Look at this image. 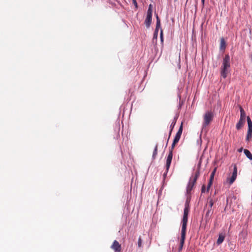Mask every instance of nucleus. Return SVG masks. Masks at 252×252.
I'll return each instance as SVG.
<instances>
[{"instance_id":"nucleus-1","label":"nucleus","mask_w":252,"mask_h":252,"mask_svg":"<svg viewBox=\"0 0 252 252\" xmlns=\"http://www.w3.org/2000/svg\"><path fill=\"white\" fill-rule=\"evenodd\" d=\"M230 67V57L228 54H226L223 59L222 63L220 67V75L223 78L227 77Z\"/></svg>"},{"instance_id":"nucleus-2","label":"nucleus","mask_w":252,"mask_h":252,"mask_svg":"<svg viewBox=\"0 0 252 252\" xmlns=\"http://www.w3.org/2000/svg\"><path fill=\"white\" fill-rule=\"evenodd\" d=\"M189 211V206L188 201H187L185 205L183 217L182 220V228H187Z\"/></svg>"},{"instance_id":"nucleus-3","label":"nucleus","mask_w":252,"mask_h":252,"mask_svg":"<svg viewBox=\"0 0 252 252\" xmlns=\"http://www.w3.org/2000/svg\"><path fill=\"white\" fill-rule=\"evenodd\" d=\"M214 117L213 113L211 111H208L205 112L204 116H203V127H206L208 126L209 124L213 120Z\"/></svg>"},{"instance_id":"nucleus-4","label":"nucleus","mask_w":252,"mask_h":252,"mask_svg":"<svg viewBox=\"0 0 252 252\" xmlns=\"http://www.w3.org/2000/svg\"><path fill=\"white\" fill-rule=\"evenodd\" d=\"M152 4H150L147 11V16L145 20L144 23L147 28H149L150 27L152 20Z\"/></svg>"},{"instance_id":"nucleus-5","label":"nucleus","mask_w":252,"mask_h":252,"mask_svg":"<svg viewBox=\"0 0 252 252\" xmlns=\"http://www.w3.org/2000/svg\"><path fill=\"white\" fill-rule=\"evenodd\" d=\"M172 158H173V154H171V152H169V154H168V155L167 156L166 161V165H165L166 172L164 173V176H166V175L167 173L168 172V170L170 168L171 161L172 159Z\"/></svg>"},{"instance_id":"nucleus-6","label":"nucleus","mask_w":252,"mask_h":252,"mask_svg":"<svg viewBox=\"0 0 252 252\" xmlns=\"http://www.w3.org/2000/svg\"><path fill=\"white\" fill-rule=\"evenodd\" d=\"M237 176V168L236 164L234 165L233 171L232 175L230 178L228 179V181L230 185H231L236 180Z\"/></svg>"},{"instance_id":"nucleus-7","label":"nucleus","mask_w":252,"mask_h":252,"mask_svg":"<svg viewBox=\"0 0 252 252\" xmlns=\"http://www.w3.org/2000/svg\"><path fill=\"white\" fill-rule=\"evenodd\" d=\"M183 131V123H181V125L178 129V132H177L174 139L173 140V141L174 143H178L181 138L182 133Z\"/></svg>"},{"instance_id":"nucleus-8","label":"nucleus","mask_w":252,"mask_h":252,"mask_svg":"<svg viewBox=\"0 0 252 252\" xmlns=\"http://www.w3.org/2000/svg\"><path fill=\"white\" fill-rule=\"evenodd\" d=\"M111 248L116 252H121V245L117 240H115L113 242Z\"/></svg>"},{"instance_id":"nucleus-9","label":"nucleus","mask_w":252,"mask_h":252,"mask_svg":"<svg viewBox=\"0 0 252 252\" xmlns=\"http://www.w3.org/2000/svg\"><path fill=\"white\" fill-rule=\"evenodd\" d=\"M186 229L187 228H182L181 230V237L180 240V245L183 246L185 243V240L186 239Z\"/></svg>"},{"instance_id":"nucleus-10","label":"nucleus","mask_w":252,"mask_h":252,"mask_svg":"<svg viewBox=\"0 0 252 252\" xmlns=\"http://www.w3.org/2000/svg\"><path fill=\"white\" fill-rule=\"evenodd\" d=\"M196 182H193V179L191 178L190 180L188 183L187 188V192L188 193H189L190 191L192 189L193 186Z\"/></svg>"},{"instance_id":"nucleus-11","label":"nucleus","mask_w":252,"mask_h":252,"mask_svg":"<svg viewBox=\"0 0 252 252\" xmlns=\"http://www.w3.org/2000/svg\"><path fill=\"white\" fill-rule=\"evenodd\" d=\"M245 124V120L243 119H239L238 122L236 124V128L237 130H240L242 128Z\"/></svg>"},{"instance_id":"nucleus-12","label":"nucleus","mask_w":252,"mask_h":252,"mask_svg":"<svg viewBox=\"0 0 252 252\" xmlns=\"http://www.w3.org/2000/svg\"><path fill=\"white\" fill-rule=\"evenodd\" d=\"M226 48V42L223 37L220 38V48L221 50H224Z\"/></svg>"},{"instance_id":"nucleus-13","label":"nucleus","mask_w":252,"mask_h":252,"mask_svg":"<svg viewBox=\"0 0 252 252\" xmlns=\"http://www.w3.org/2000/svg\"><path fill=\"white\" fill-rule=\"evenodd\" d=\"M240 119L245 120V119L246 117V113H245L244 110L243 109V108L241 106H240Z\"/></svg>"},{"instance_id":"nucleus-14","label":"nucleus","mask_w":252,"mask_h":252,"mask_svg":"<svg viewBox=\"0 0 252 252\" xmlns=\"http://www.w3.org/2000/svg\"><path fill=\"white\" fill-rule=\"evenodd\" d=\"M224 238H225L224 236L223 235H222V234H220L219 235V238H218V239L217 240V244L218 245L221 244L223 242V241H224Z\"/></svg>"},{"instance_id":"nucleus-15","label":"nucleus","mask_w":252,"mask_h":252,"mask_svg":"<svg viewBox=\"0 0 252 252\" xmlns=\"http://www.w3.org/2000/svg\"><path fill=\"white\" fill-rule=\"evenodd\" d=\"M244 153L249 159H250V160H252V154H251L249 150L247 149H245L244 150Z\"/></svg>"},{"instance_id":"nucleus-16","label":"nucleus","mask_w":252,"mask_h":252,"mask_svg":"<svg viewBox=\"0 0 252 252\" xmlns=\"http://www.w3.org/2000/svg\"><path fill=\"white\" fill-rule=\"evenodd\" d=\"M157 23L156 29H158L160 28V21L158 14H156Z\"/></svg>"},{"instance_id":"nucleus-17","label":"nucleus","mask_w":252,"mask_h":252,"mask_svg":"<svg viewBox=\"0 0 252 252\" xmlns=\"http://www.w3.org/2000/svg\"><path fill=\"white\" fill-rule=\"evenodd\" d=\"M176 120H175L172 123V124L170 125V128H171V129H170V131L169 133V137H168V141L169 140V138H170V137L171 136L172 131V130H173V128H174V127L175 126V124H176Z\"/></svg>"},{"instance_id":"nucleus-18","label":"nucleus","mask_w":252,"mask_h":252,"mask_svg":"<svg viewBox=\"0 0 252 252\" xmlns=\"http://www.w3.org/2000/svg\"><path fill=\"white\" fill-rule=\"evenodd\" d=\"M247 120L248 125V129H252V122L249 116L247 117Z\"/></svg>"},{"instance_id":"nucleus-19","label":"nucleus","mask_w":252,"mask_h":252,"mask_svg":"<svg viewBox=\"0 0 252 252\" xmlns=\"http://www.w3.org/2000/svg\"><path fill=\"white\" fill-rule=\"evenodd\" d=\"M213 214V210L211 208H208L207 212H206L205 217L209 218Z\"/></svg>"},{"instance_id":"nucleus-20","label":"nucleus","mask_w":252,"mask_h":252,"mask_svg":"<svg viewBox=\"0 0 252 252\" xmlns=\"http://www.w3.org/2000/svg\"><path fill=\"white\" fill-rule=\"evenodd\" d=\"M252 137V129H248L246 140L249 141Z\"/></svg>"},{"instance_id":"nucleus-21","label":"nucleus","mask_w":252,"mask_h":252,"mask_svg":"<svg viewBox=\"0 0 252 252\" xmlns=\"http://www.w3.org/2000/svg\"><path fill=\"white\" fill-rule=\"evenodd\" d=\"M158 154V145H156L153 154V158L155 159Z\"/></svg>"},{"instance_id":"nucleus-22","label":"nucleus","mask_w":252,"mask_h":252,"mask_svg":"<svg viewBox=\"0 0 252 252\" xmlns=\"http://www.w3.org/2000/svg\"><path fill=\"white\" fill-rule=\"evenodd\" d=\"M199 176V171H197L195 172L194 176L193 177V178H192V179H193V182H196V180H197V178H198Z\"/></svg>"},{"instance_id":"nucleus-23","label":"nucleus","mask_w":252,"mask_h":252,"mask_svg":"<svg viewBox=\"0 0 252 252\" xmlns=\"http://www.w3.org/2000/svg\"><path fill=\"white\" fill-rule=\"evenodd\" d=\"M216 170H217V168H215L213 170V171L212 172L211 174L210 177V180L213 181L214 178V176H215V173L216 172Z\"/></svg>"},{"instance_id":"nucleus-24","label":"nucleus","mask_w":252,"mask_h":252,"mask_svg":"<svg viewBox=\"0 0 252 252\" xmlns=\"http://www.w3.org/2000/svg\"><path fill=\"white\" fill-rule=\"evenodd\" d=\"M208 205H209L208 208L212 209V207L214 204V202H213V200L212 199H208Z\"/></svg>"},{"instance_id":"nucleus-25","label":"nucleus","mask_w":252,"mask_h":252,"mask_svg":"<svg viewBox=\"0 0 252 252\" xmlns=\"http://www.w3.org/2000/svg\"><path fill=\"white\" fill-rule=\"evenodd\" d=\"M176 144H177V143H174V141L173 142L172 144L171 145V147L169 149V152H171V154H173V150H174V147H175V146Z\"/></svg>"},{"instance_id":"nucleus-26","label":"nucleus","mask_w":252,"mask_h":252,"mask_svg":"<svg viewBox=\"0 0 252 252\" xmlns=\"http://www.w3.org/2000/svg\"><path fill=\"white\" fill-rule=\"evenodd\" d=\"M213 181H212V180H209V181L208 185H207V191H209V190L210 189V188H211V187L212 185Z\"/></svg>"},{"instance_id":"nucleus-27","label":"nucleus","mask_w":252,"mask_h":252,"mask_svg":"<svg viewBox=\"0 0 252 252\" xmlns=\"http://www.w3.org/2000/svg\"><path fill=\"white\" fill-rule=\"evenodd\" d=\"M160 38L161 42H163V30L162 29L160 30Z\"/></svg>"},{"instance_id":"nucleus-28","label":"nucleus","mask_w":252,"mask_h":252,"mask_svg":"<svg viewBox=\"0 0 252 252\" xmlns=\"http://www.w3.org/2000/svg\"><path fill=\"white\" fill-rule=\"evenodd\" d=\"M138 246L139 248H141L142 247V239L141 237L140 236L138 241Z\"/></svg>"},{"instance_id":"nucleus-29","label":"nucleus","mask_w":252,"mask_h":252,"mask_svg":"<svg viewBox=\"0 0 252 252\" xmlns=\"http://www.w3.org/2000/svg\"><path fill=\"white\" fill-rule=\"evenodd\" d=\"M158 29H155L154 33V38H157L158 35Z\"/></svg>"},{"instance_id":"nucleus-30","label":"nucleus","mask_w":252,"mask_h":252,"mask_svg":"<svg viewBox=\"0 0 252 252\" xmlns=\"http://www.w3.org/2000/svg\"><path fill=\"white\" fill-rule=\"evenodd\" d=\"M205 191V186L203 185L201 188V192L203 193Z\"/></svg>"},{"instance_id":"nucleus-31","label":"nucleus","mask_w":252,"mask_h":252,"mask_svg":"<svg viewBox=\"0 0 252 252\" xmlns=\"http://www.w3.org/2000/svg\"><path fill=\"white\" fill-rule=\"evenodd\" d=\"M132 3L136 7H137V3L136 0H132Z\"/></svg>"},{"instance_id":"nucleus-32","label":"nucleus","mask_w":252,"mask_h":252,"mask_svg":"<svg viewBox=\"0 0 252 252\" xmlns=\"http://www.w3.org/2000/svg\"><path fill=\"white\" fill-rule=\"evenodd\" d=\"M204 1H205V0H201V3H202L203 7L204 6Z\"/></svg>"},{"instance_id":"nucleus-33","label":"nucleus","mask_w":252,"mask_h":252,"mask_svg":"<svg viewBox=\"0 0 252 252\" xmlns=\"http://www.w3.org/2000/svg\"><path fill=\"white\" fill-rule=\"evenodd\" d=\"M183 247V246L180 245L179 248V251H181L182 250Z\"/></svg>"},{"instance_id":"nucleus-34","label":"nucleus","mask_w":252,"mask_h":252,"mask_svg":"<svg viewBox=\"0 0 252 252\" xmlns=\"http://www.w3.org/2000/svg\"><path fill=\"white\" fill-rule=\"evenodd\" d=\"M251 60L252 61V55H251Z\"/></svg>"},{"instance_id":"nucleus-35","label":"nucleus","mask_w":252,"mask_h":252,"mask_svg":"<svg viewBox=\"0 0 252 252\" xmlns=\"http://www.w3.org/2000/svg\"><path fill=\"white\" fill-rule=\"evenodd\" d=\"M242 149H240L239 151H241Z\"/></svg>"}]
</instances>
